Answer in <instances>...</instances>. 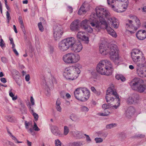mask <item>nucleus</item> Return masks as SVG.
Wrapping results in <instances>:
<instances>
[{
	"label": "nucleus",
	"instance_id": "5",
	"mask_svg": "<svg viewBox=\"0 0 146 146\" xmlns=\"http://www.w3.org/2000/svg\"><path fill=\"white\" fill-rule=\"evenodd\" d=\"M131 88L139 92L142 93L146 90V84L143 81L139 78H135L129 82Z\"/></svg>",
	"mask_w": 146,
	"mask_h": 146
},
{
	"label": "nucleus",
	"instance_id": "32",
	"mask_svg": "<svg viewBox=\"0 0 146 146\" xmlns=\"http://www.w3.org/2000/svg\"><path fill=\"white\" fill-rule=\"evenodd\" d=\"M60 101L58 99L56 103V107L57 110L59 112H61L62 110L60 106Z\"/></svg>",
	"mask_w": 146,
	"mask_h": 146
},
{
	"label": "nucleus",
	"instance_id": "36",
	"mask_svg": "<svg viewBox=\"0 0 146 146\" xmlns=\"http://www.w3.org/2000/svg\"><path fill=\"white\" fill-rule=\"evenodd\" d=\"M83 135L84 134L80 132H77L76 134V137L78 139H81L83 138Z\"/></svg>",
	"mask_w": 146,
	"mask_h": 146
},
{
	"label": "nucleus",
	"instance_id": "60",
	"mask_svg": "<svg viewBox=\"0 0 146 146\" xmlns=\"http://www.w3.org/2000/svg\"><path fill=\"white\" fill-rule=\"evenodd\" d=\"M27 144L28 146H31L32 145V142L29 141L28 140H27Z\"/></svg>",
	"mask_w": 146,
	"mask_h": 146
},
{
	"label": "nucleus",
	"instance_id": "38",
	"mask_svg": "<svg viewBox=\"0 0 146 146\" xmlns=\"http://www.w3.org/2000/svg\"><path fill=\"white\" fill-rule=\"evenodd\" d=\"M6 16L7 17V21L8 23H9L10 20L11 19V18L10 16V14L9 13L8 11H7L6 13Z\"/></svg>",
	"mask_w": 146,
	"mask_h": 146
},
{
	"label": "nucleus",
	"instance_id": "27",
	"mask_svg": "<svg viewBox=\"0 0 146 146\" xmlns=\"http://www.w3.org/2000/svg\"><path fill=\"white\" fill-rule=\"evenodd\" d=\"M96 133L98 136L104 137H106L108 135L107 133L102 131H98L96 132Z\"/></svg>",
	"mask_w": 146,
	"mask_h": 146
},
{
	"label": "nucleus",
	"instance_id": "59",
	"mask_svg": "<svg viewBox=\"0 0 146 146\" xmlns=\"http://www.w3.org/2000/svg\"><path fill=\"white\" fill-rule=\"evenodd\" d=\"M135 137H137L143 138L144 137L145 135L142 134H138L136 135Z\"/></svg>",
	"mask_w": 146,
	"mask_h": 146
},
{
	"label": "nucleus",
	"instance_id": "50",
	"mask_svg": "<svg viewBox=\"0 0 146 146\" xmlns=\"http://www.w3.org/2000/svg\"><path fill=\"white\" fill-rule=\"evenodd\" d=\"M1 61L4 63H6L7 62V58L4 57H2L1 58Z\"/></svg>",
	"mask_w": 146,
	"mask_h": 146
},
{
	"label": "nucleus",
	"instance_id": "48",
	"mask_svg": "<svg viewBox=\"0 0 146 146\" xmlns=\"http://www.w3.org/2000/svg\"><path fill=\"white\" fill-rule=\"evenodd\" d=\"M33 115V116L35 120L36 121L38 120V115L36 113L34 112L32 113Z\"/></svg>",
	"mask_w": 146,
	"mask_h": 146
},
{
	"label": "nucleus",
	"instance_id": "28",
	"mask_svg": "<svg viewBox=\"0 0 146 146\" xmlns=\"http://www.w3.org/2000/svg\"><path fill=\"white\" fill-rule=\"evenodd\" d=\"M83 145L82 141L74 142L70 144V146H81Z\"/></svg>",
	"mask_w": 146,
	"mask_h": 146
},
{
	"label": "nucleus",
	"instance_id": "44",
	"mask_svg": "<svg viewBox=\"0 0 146 146\" xmlns=\"http://www.w3.org/2000/svg\"><path fill=\"white\" fill-rule=\"evenodd\" d=\"M81 39L85 41V42L86 44H88L89 42V40L88 37L84 35L83 36Z\"/></svg>",
	"mask_w": 146,
	"mask_h": 146
},
{
	"label": "nucleus",
	"instance_id": "31",
	"mask_svg": "<svg viewBox=\"0 0 146 146\" xmlns=\"http://www.w3.org/2000/svg\"><path fill=\"white\" fill-rule=\"evenodd\" d=\"M116 78L118 80H120L121 81L123 82L125 80V78L122 75L117 74L115 76Z\"/></svg>",
	"mask_w": 146,
	"mask_h": 146
},
{
	"label": "nucleus",
	"instance_id": "52",
	"mask_svg": "<svg viewBox=\"0 0 146 146\" xmlns=\"http://www.w3.org/2000/svg\"><path fill=\"white\" fill-rule=\"evenodd\" d=\"M84 135L86 137V140L88 142H90L91 141L89 136L86 134H84Z\"/></svg>",
	"mask_w": 146,
	"mask_h": 146
},
{
	"label": "nucleus",
	"instance_id": "25",
	"mask_svg": "<svg viewBox=\"0 0 146 146\" xmlns=\"http://www.w3.org/2000/svg\"><path fill=\"white\" fill-rule=\"evenodd\" d=\"M2 144L4 146H16L13 142L7 140H3Z\"/></svg>",
	"mask_w": 146,
	"mask_h": 146
},
{
	"label": "nucleus",
	"instance_id": "49",
	"mask_svg": "<svg viewBox=\"0 0 146 146\" xmlns=\"http://www.w3.org/2000/svg\"><path fill=\"white\" fill-rule=\"evenodd\" d=\"M5 45V43L3 39L1 38L0 40V46L1 48H3L4 46Z\"/></svg>",
	"mask_w": 146,
	"mask_h": 146
},
{
	"label": "nucleus",
	"instance_id": "2",
	"mask_svg": "<svg viewBox=\"0 0 146 146\" xmlns=\"http://www.w3.org/2000/svg\"><path fill=\"white\" fill-rule=\"evenodd\" d=\"M119 49L115 44H111L110 46L101 43L99 46V52L103 55H106L109 54L110 59L115 64L119 63Z\"/></svg>",
	"mask_w": 146,
	"mask_h": 146
},
{
	"label": "nucleus",
	"instance_id": "54",
	"mask_svg": "<svg viewBox=\"0 0 146 146\" xmlns=\"http://www.w3.org/2000/svg\"><path fill=\"white\" fill-rule=\"evenodd\" d=\"M31 102L32 104V105H34L35 104V100H34L33 98V97L32 96H31Z\"/></svg>",
	"mask_w": 146,
	"mask_h": 146
},
{
	"label": "nucleus",
	"instance_id": "10",
	"mask_svg": "<svg viewBox=\"0 0 146 146\" xmlns=\"http://www.w3.org/2000/svg\"><path fill=\"white\" fill-rule=\"evenodd\" d=\"M53 36L56 40L60 39L63 33L62 28L58 26L56 27L54 29Z\"/></svg>",
	"mask_w": 146,
	"mask_h": 146
},
{
	"label": "nucleus",
	"instance_id": "20",
	"mask_svg": "<svg viewBox=\"0 0 146 146\" xmlns=\"http://www.w3.org/2000/svg\"><path fill=\"white\" fill-rule=\"evenodd\" d=\"M135 111L134 108L132 106L128 107L125 112L126 116L128 118H129L133 115Z\"/></svg>",
	"mask_w": 146,
	"mask_h": 146
},
{
	"label": "nucleus",
	"instance_id": "26",
	"mask_svg": "<svg viewBox=\"0 0 146 146\" xmlns=\"http://www.w3.org/2000/svg\"><path fill=\"white\" fill-rule=\"evenodd\" d=\"M131 18L132 19H134L135 20L136 23V26L138 29L141 26V23L139 19L136 16H132Z\"/></svg>",
	"mask_w": 146,
	"mask_h": 146
},
{
	"label": "nucleus",
	"instance_id": "18",
	"mask_svg": "<svg viewBox=\"0 0 146 146\" xmlns=\"http://www.w3.org/2000/svg\"><path fill=\"white\" fill-rule=\"evenodd\" d=\"M70 28L72 31H78L79 29V20H76L73 21L71 24Z\"/></svg>",
	"mask_w": 146,
	"mask_h": 146
},
{
	"label": "nucleus",
	"instance_id": "58",
	"mask_svg": "<svg viewBox=\"0 0 146 146\" xmlns=\"http://www.w3.org/2000/svg\"><path fill=\"white\" fill-rule=\"evenodd\" d=\"M92 91L94 93L96 92V90L94 87L92 86L91 87Z\"/></svg>",
	"mask_w": 146,
	"mask_h": 146
},
{
	"label": "nucleus",
	"instance_id": "11",
	"mask_svg": "<svg viewBox=\"0 0 146 146\" xmlns=\"http://www.w3.org/2000/svg\"><path fill=\"white\" fill-rule=\"evenodd\" d=\"M133 21L131 20H128L127 23L126 24L125 27L127 28V31L129 32L132 34L134 33L138 29L136 26L132 24Z\"/></svg>",
	"mask_w": 146,
	"mask_h": 146
},
{
	"label": "nucleus",
	"instance_id": "61",
	"mask_svg": "<svg viewBox=\"0 0 146 146\" xmlns=\"http://www.w3.org/2000/svg\"><path fill=\"white\" fill-rule=\"evenodd\" d=\"M9 40H10L11 42H10V43L11 44H13L14 43V42H13V38L11 37H9Z\"/></svg>",
	"mask_w": 146,
	"mask_h": 146
},
{
	"label": "nucleus",
	"instance_id": "14",
	"mask_svg": "<svg viewBox=\"0 0 146 146\" xmlns=\"http://www.w3.org/2000/svg\"><path fill=\"white\" fill-rule=\"evenodd\" d=\"M136 36L139 40H143L146 38V31L144 30H140L136 33Z\"/></svg>",
	"mask_w": 146,
	"mask_h": 146
},
{
	"label": "nucleus",
	"instance_id": "23",
	"mask_svg": "<svg viewBox=\"0 0 146 146\" xmlns=\"http://www.w3.org/2000/svg\"><path fill=\"white\" fill-rule=\"evenodd\" d=\"M137 95H133V96L129 97L127 100V103L129 104H131L134 102L135 101L137 100Z\"/></svg>",
	"mask_w": 146,
	"mask_h": 146
},
{
	"label": "nucleus",
	"instance_id": "45",
	"mask_svg": "<svg viewBox=\"0 0 146 146\" xmlns=\"http://www.w3.org/2000/svg\"><path fill=\"white\" fill-rule=\"evenodd\" d=\"M38 27L40 31L41 32H42L44 30V28L42 25V23L41 22L39 23L38 25Z\"/></svg>",
	"mask_w": 146,
	"mask_h": 146
},
{
	"label": "nucleus",
	"instance_id": "13",
	"mask_svg": "<svg viewBox=\"0 0 146 146\" xmlns=\"http://www.w3.org/2000/svg\"><path fill=\"white\" fill-rule=\"evenodd\" d=\"M58 47L59 49L62 51H66L69 48L64 39L59 42Z\"/></svg>",
	"mask_w": 146,
	"mask_h": 146
},
{
	"label": "nucleus",
	"instance_id": "12",
	"mask_svg": "<svg viewBox=\"0 0 146 146\" xmlns=\"http://www.w3.org/2000/svg\"><path fill=\"white\" fill-rule=\"evenodd\" d=\"M98 17V19L97 21L95 20L93 17L92 18H91L89 19V20L86 19L83 20L81 23V27L84 29L88 26V25L89 24H90L91 25V23H92L93 22L95 23L97 21H99L100 22L99 18Z\"/></svg>",
	"mask_w": 146,
	"mask_h": 146
},
{
	"label": "nucleus",
	"instance_id": "35",
	"mask_svg": "<svg viewBox=\"0 0 146 146\" xmlns=\"http://www.w3.org/2000/svg\"><path fill=\"white\" fill-rule=\"evenodd\" d=\"M69 131V129L68 127L66 126H64V134L65 135H67Z\"/></svg>",
	"mask_w": 146,
	"mask_h": 146
},
{
	"label": "nucleus",
	"instance_id": "7",
	"mask_svg": "<svg viewBox=\"0 0 146 146\" xmlns=\"http://www.w3.org/2000/svg\"><path fill=\"white\" fill-rule=\"evenodd\" d=\"M110 7L112 9L117 12H122L125 11L128 3V0H112Z\"/></svg>",
	"mask_w": 146,
	"mask_h": 146
},
{
	"label": "nucleus",
	"instance_id": "19",
	"mask_svg": "<svg viewBox=\"0 0 146 146\" xmlns=\"http://www.w3.org/2000/svg\"><path fill=\"white\" fill-rule=\"evenodd\" d=\"M50 128L52 133L56 136H58L61 134V132L57 126L51 125L50 126Z\"/></svg>",
	"mask_w": 146,
	"mask_h": 146
},
{
	"label": "nucleus",
	"instance_id": "24",
	"mask_svg": "<svg viewBox=\"0 0 146 146\" xmlns=\"http://www.w3.org/2000/svg\"><path fill=\"white\" fill-rule=\"evenodd\" d=\"M69 118L73 121L78 122L80 120L78 117L75 114L72 113L69 116Z\"/></svg>",
	"mask_w": 146,
	"mask_h": 146
},
{
	"label": "nucleus",
	"instance_id": "42",
	"mask_svg": "<svg viewBox=\"0 0 146 146\" xmlns=\"http://www.w3.org/2000/svg\"><path fill=\"white\" fill-rule=\"evenodd\" d=\"M110 114V112L108 111L107 112H106V111H105L104 113H98V115H99L100 116H107Z\"/></svg>",
	"mask_w": 146,
	"mask_h": 146
},
{
	"label": "nucleus",
	"instance_id": "8",
	"mask_svg": "<svg viewBox=\"0 0 146 146\" xmlns=\"http://www.w3.org/2000/svg\"><path fill=\"white\" fill-rule=\"evenodd\" d=\"M80 58L78 54H74L72 53H67L63 56L64 62L66 64H74L78 62Z\"/></svg>",
	"mask_w": 146,
	"mask_h": 146
},
{
	"label": "nucleus",
	"instance_id": "16",
	"mask_svg": "<svg viewBox=\"0 0 146 146\" xmlns=\"http://www.w3.org/2000/svg\"><path fill=\"white\" fill-rule=\"evenodd\" d=\"M82 45L80 42L78 41L76 42L71 49L73 51L76 52H78L82 50Z\"/></svg>",
	"mask_w": 146,
	"mask_h": 146
},
{
	"label": "nucleus",
	"instance_id": "41",
	"mask_svg": "<svg viewBox=\"0 0 146 146\" xmlns=\"http://www.w3.org/2000/svg\"><path fill=\"white\" fill-rule=\"evenodd\" d=\"M116 124L115 123H111L108 125H107L106 126V128L107 129H110L113 127L114 126V125H115Z\"/></svg>",
	"mask_w": 146,
	"mask_h": 146
},
{
	"label": "nucleus",
	"instance_id": "55",
	"mask_svg": "<svg viewBox=\"0 0 146 146\" xmlns=\"http://www.w3.org/2000/svg\"><path fill=\"white\" fill-rule=\"evenodd\" d=\"M25 79L26 81L28 82L30 80V76L29 74H27L25 76Z\"/></svg>",
	"mask_w": 146,
	"mask_h": 146
},
{
	"label": "nucleus",
	"instance_id": "57",
	"mask_svg": "<svg viewBox=\"0 0 146 146\" xmlns=\"http://www.w3.org/2000/svg\"><path fill=\"white\" fill-rule=\"evenodd\" d=\"M1 81L3 83H5L7 82V81L5 78H1Z\"/></svg>",
	"mask_w": 146,
	"mask_h": 146
},
{
	"label": "nucleus",
	"instance_id": "33",
	"mask_svg": "<svg viewBox=\"0 0 146 146\" xmlns=\"http://www.w3.org/2000/svg\"><path fill=\"white\" fill-rule=\"evenodd\" d=\"M115 99L116 100L117 102V104L114 105L113 106H112V107H113V108L115 109H117V108L119 106L120 104V99L119 97L116 96V98H115Z\"/></svg>",
	"mask_w": 146,
	"mask_h": 146
},
{
	"label": "nucleus",
	"instance_id": "37",
	"mask_svg": "<svg viewBox=\"0 0 146 146\" xmlns=\"http://www.w3.org/2000/svg\"><path fill=\"white\" fill-rule=\"evenodd\" d=\"M110 104L108 103V104H103L102 106V108L104 109H106L109 108L111 106H112Z\"/></svg>",
	"mask_w": 146,
	"mask_h": 146
},
{
	"label": "nucleus",
	"instance_id": "63",
	"mask_svg": "<svg viewBox=\"0 0 146 146\" xmlns=\"http://www.w3.org/2000/svg\"><path fill=\"white\" fill-rule=\"evenodd\" d=\"M13 50L14 52L17 55H19V53L15 48H14L13 49Z\"/></svg>",
	"mask_w": 146,
	"mask_h": 146
},
{
	"label": "nucleus",
	"instance_id": "9",
	"mask_svg": "<svg viewBox=\"0 0 146 146\" xmlns=\"http://www.w3.org/2000/svg\"><path fill=\"white\" fill-rule=\"evenodd\" d=\"M143 55V52L139 50L137 48L133 49L131 52L132 59L134 62H135L139 61L141 56Z\"/></svg>",
	"mask_w": 146,
	"mask_h": 146
},
{
	"label": "nucleus",
	"instance_id": "51",
	"mask_svg": "<svg viewBox=\"0 0 146 146\" xmlns=\"http://www.w3.org/2000/svg\"><path fill=\"white\" fill-rule=\"evenodd\" d=\"M31 124V122H27V121H25V127L26 129H28L29 128V126Z\"/></svg>",
	"mask_w": 146,
	"mask_h": 146
},
{
	"label": "nucleus",
	"instance_id": "6",
	"mask_svg": "<svg viewBox=\"0 0 146 146\" xmlns=\"http://www.w3.org/2000/svg\"><path fill=\"white\" fill-rule=\"evenodd\" d=\"M90 92L87 88H79L76 89L74 92L75 98L81 101H84L89 98Z\"/></svg>",
	"mask_w": 146,
	"mask_h": 146
},
{
	"label": "nucleus",
	"instance_id": "53",
	"mask_svg": "<svg viewBox=\"0 0 146 146\" xmlns=\"http://www.w3.org/2000/svg\"><path fill=\"white\" fill-rule=\"evenodd\" d=\"M68 10L70 13H72L73 12L72 8L70 6H68Z\"/></svg>",
	"mask_w": 146,
	"mask_h": 146
},
{
	"label": "nucleus",
	"instance_id": "39",
	"mask_svg": "<svg viewBox=\"0 0 146 146\" xmlns=\"http://www.w3.org/2000/svg\"><path fill=\"white\" fill-rule=\"evenodd\" d=\"M84 29L86 31H87L88 33H91L93 31V29L89 25L85 28Z\"/></svg>",
	"mask_w": 146,
	"mask_h": 146
},
{
	"label": "nucleus",
	"instance_id": "22",
	"mask_svg": "<svg viewBox=\"0 0 146 146\" xmlns=\"http://www.w3.org/2000/svg\"><path fill=\"white\" fill-rule=\"evenodd\" d=\"M106 95H112L116 98V96L119 97L117 92L110 87L108 88L106 92Z\"/></svg>",
	"mask_w": 146,
	"mask_h": 146
},
{
	"label": "nucleus",
	"instance_id": "1",
	"mask_svg": "<svg viewBox=\"0 0 146 146\" xmlns=\"http://www.w3.org/2000/svg\"><path fill=\"white\" fill-rule=\"evenodd\" d=\"M96 15L99 18V21L92 23L91 24L93 29L97 32L99 31L102 29H105L108 33L114 37L117 36V35L114 30L108 24L105 20V17L108 19L109 23H111V26L116 28H118L119 23L118 20L115 17L110 16V13L108 11L101 7H97L96 8Z\"/></svg>",
	"mask_w": 146,
	"mask_h": 146
},
{
	"label": "nucleus",
	"instance_id": "15",
	"mask_svg": "<svg viewBox=\"0 0 146 146\" xmlns=\"http://www.w3.org/2000/svg\"><path fill=\"white\" fill-rule=\"evenodd\" d=\"M137 73L139 76L144 78L146 77V69L143 66L137 68Z\"/></svg>",
	"mask_w": 146,
	"mask_h": 146
},
{
	"label": "nucleus",
	"instance_id": "17",
	"mask_svg": "<svg viewBox=\"0 0 146 146\" xmlns=\"http://www.w3.org/2000/svg\"><path fill=\"white\" fill-rule=\"evenodd\" d=\"M67 45L68 46V47L71 48L73 47L74 44L77 42L76 39L73 37H69L64 39Z\"/></svg>",
	"mask_w": 146,
	"mask_h": 146
},
{
	"label": "nucleus",
	"instance_id": "46",
	"mask_svg": "<svg viewBox=\"0 0 146 146\" xmlns=\"http://www.w3.org/2000/svg\"><path fill=\"white\" fill-rule=\"evenodd\" d=\"M55 143L56 146H61V142L59 139L56 140Z\"/></svg>",
	"mask_w": 146,
	"mask_h": 146
},
{
	"label": "nucleus",
	"instance_id": "62",
	"mask_svg": "<svg viewBox=\"0 0 146 146\" xmlns=\"http://www.w3.org/2000/svg\"><path fill=\"white\" fill-rule=\"evenodd\" d=\"M9 95L10 97H13V96H14V95L13 94V93L11 92V91H10L9 92Z\"/></svg>",
	"mask_w": 146,
	"mask_h": 146
},
{
	"label": "nucleus",
	"instance_id": "64",
	"mask_svg": "<svg viewBox=\"0 0 146 146\" xmlns=\"http://www.w3.org/2000/svg\"><path fill=\"white\" fill-rule=\"evenodd\" d=\"M143 12H146V6H144L142 8Z\"/></svg>",
	"mask_w": 146,
	"mask_h": 146
},
{
	"label": "nucleus",
	"instance_id": "47",
	"mask_svg": "<svg viewBox=\"0 0 146 146\" xmlns=\"http://www.w3.org/2000/svg\"><path fill=\"white\" fill-rule=\"evenodd\" d=\"M95 141L96 143H101L103 141V139L100 138L96 137L95 138Z\"/></svg>",
	"mask_w": 146,
	"mask_h": 146
},
{
	"label": "nucleus",
	"instance_id": "56",
	"mask_svg": "<svg viewBox=\"0 0 146 146\" xmlns=\"http://www.w3.org/2000/svg\"><path fill=\"white\" fill-rule=\"evenodd\" d=\"M49 50L50 53H52L53 51V48L52 46H50L49 48Z\"/></svg>",
	"mask_w": 146,
	"mask_h": 146
},
{
	"label": "nucleus",
	"instance_id": "43",
	"mask_svg": "<svg viewBox=\"0 0 146 146\" xmlns=\"http://www.w3.org/2000/svg\"><path fill=\"white\" fill-rule=\"evenodd\" d=\"M81 109L82 111L86 112L88 111V108L85 106H82L81 107Z\"/></svg>",
	"mask_w": 146,
	"mask_h": 146
},
{
	"label": "nucleus",
	"instance_id": "3",
	"mask_svg": "<svg viewBox=\"0 0 146 146\" xmlns=\"http://www.w3.org/2000/svg\"><path fill=\"white\" fill-rule=\"evenodd\" d=\"M81 65L78 64L66 68L63 76L67 79L73 80L76 79L81 72Z\"/></svg>",
	"mask_w": 146,
	"mask_h": 146
},
{
	"label": "nucleus",
	"instance_id": "34",
	"mask_svg": "<svg viewBox=\"0 0 146 146\" xmlns=\"http://www.w3.org/2000/svg\"><path fill=\"white\" fill-rule=\"evenodd\" d=\"M5 118L9 121L10 122H13L15 119V117H14L10 115L5 116Z\"/></svg>",
	"mask_w": 146,
	"mask_h": 146
},
{
	"label": "nucleus",
	"instance_id": "30",
	"mask_svg": "<svg viewBox=\"0 0 146 146\" xmlns=\"http://www.w3.org/2000/svg\"><path fill=\"white\" fill-rule=\"evenodd\" d=\"M86 12L85 10V7L84 5L83 4L80 7L78 12V14L81 15L82 14H84Z\"/></svg>",
	"mask_w": 146,
	"mask_h": 146
},
{
	"label": "nucleus",
	"instance_id": "21",
	"mask_svg": "<svg viewBox=\"0 0 146 146\" xmlns=\"http://www.w3.org/2000/svg\"><path fill=\"white\" fill-rule=\"evenodd\" d=\"M6 129L7 133L10 137L13 140L15 143H21L23 142L19 141L17 138L14 136L11 133L9 128L7 127Z\"/></svg>",
	"mask_w": 146,
	"mask_h": 146
},
{
	"label": "nucleus",
	"instance_id": "40",
	"mask_svg": "<svg viewBox=\"0 0 146 146\" xmlns=\"http://www.w3.org/2000/svg\"><path fill=\"white\" fill-rule=\"evenodd\" d=\"M84 33L82 32H79L77 33V36L78 38L81 39L83 36Z\"/></svg>",
	"mask_w": 146,
	"mask_h": 146
},
{
	"label": "nucleus",
	"instance_id": "4",
	"mask_svg": "<svg viewBox=\"0 0 146 146\" xmlns=\"http://www.w3.org/2000/svg\"><path fill=\"white\" fill-rule=\"evenodd\" d=\"M112 66L110 61L107 60L100 61L96 67L97 72L102 75L109 76L112 73Z\"/></svg>",
	"mask_w": 146,
	"mask_h": 146
},
{
	"label": "nucleus",
	"instance_id": "29",
	"mask_svg": "<svg viewBox=\"0 0 146 146\" xmlns=\"http://www.w3.org/2000/svg\"><path fill=\"white\" fill-rule=\"evenodd\" d=\"M106 99L107 102H112L115 99L113 97L112 95H106Z\"/></svg>",
	"mask_w": 146,
	"mask_h": 146
}]
</instances>
